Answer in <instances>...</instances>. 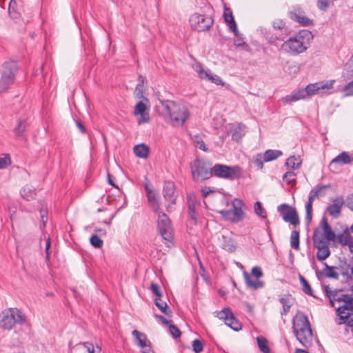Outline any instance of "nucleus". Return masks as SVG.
Segmentation results:
<instances>
[{
    "label": "nucleus",
    "mask_w": 353,
    "mask_h": 353,
    "mask_svg": "<svg viewBox=\"0 0 353 353\" xmlns=\"http://www.w3.org/2000/svg\"><path fill=\"white\" fill-rule=\"evenodd\" d=\"M211 177L234 181L242 177L243 169L239 165L230 166L216 163L211 167Z\"/></svg>",
    "instance_id": "39448f33"
},
{
    "label": "nucleus",
    "mask_w": 353,
    "mask_h": 353,
    "mask_svg": "<svg viewBox=\"0 0 353 353\" xmlns=\"http://www.w3.org/2000/svg\"><path fill=\"white\" fill-rule=\"evenodd\" d=\"M146 105L142 102H138L134 108V114L135 115H140L141 117V119L139 120V124H141L143 122H148L150 120L148 113L146 111Z\"/></svg>",
    "instance_id": "393cba45"
},
{
    "label": "nucleus",
    "mask_w": 353,
    "mask_h": 353,
    "mask_svg": "<svg viewBox=\"0 0 353 353\" xmlns=\"http://www.w3.org/2000/svg\"><path fill=\"white\" fill-rule=\"evenodd\" d=\"M341 303L343 304L336 307L337 314H345V310L353 311V297L352 296L345 294H341Z\"/></svg>",
    "instance_id": "412c9836"
},
{
    "label": "nucleus",
    "mask_w": 353,
    "mask_h": 353,
    "mask_svg": "<svg viewBox=\"0 0 353 353\" xmlns=\"http://www.w3.org/2000/svg\"><path fill=\"white\" fill-rule=\"evenodd\" d=\"M26 316L18 308H8L0 313V327L10 330L17 324L21 325L26 323Z\"/></svg>",
    "instance_id": "20e7f679"
},
{
    "label": "nucleus",
    "mask_w": 353,
    "mask_h": 353,
    "mask_svg": "<svg viewBox=\"0 0 353 353\" xmlns=\"http://www.w3.org/2000/svg\"><path fill=\"white\" fill-rule=\"evenodd\" d=\"M17 1L15 0H10L8 6V14L13 19H18L21 14L17 9Z\"/></svg>",
    "instance_id": "a19ab883"
},
{
    "label": "nucleus",
    "mask_w": 353,
    "mask_h": 353,
    "mask_svg": "<svg viewBox=\"0 0 353 353\" xmlns=\"http://www.w3.org/2000/svg\"><path fill=\"white\" fill-rule=\"evenodd\" d=\"M254 212L261 218L265 219L267 217V212L262 206V204L260 201H256L254 203Z\"/></svg>",
    "instance_id": "a18cd8bd"
},
{
    "label": "nucleus",
    "mask_w": 353,
    "mask_h": 353,
    "mask_svg": "<svg viewBox=\"0 0 353 353\" xmlns=\"http://www.w3.org/2000/svg\"><path fill=\"white\" fill-rule=\"evenodd\" d=\"M19 70L16 61L9 60L2 65V72L0 77V92L6 91L13 84Z\"/></svg>",
    "instance_id": "423d86ee"
},
{
    "label": "nucleus",
    "mask_w": 353,
    "mask_h": 353,
    "mask_svg": "<svg viewBox=\"0 0 353 353\" xmlns=\"http://www.w3.org/2000/svg\"><path fill=\"white\" fill-rule=\"evenodd\" d=\"M21 196L26 201H32L36 198V190L29 185L22 188L20 191Z\"/></svg>",
    "instance_id": "2f4dec72"
},
{
    "label": "nucleus",
    "mask_w": 353,
    "mask_h": 353,
    "mask_svg": "<svg viewBox=\"0 0 353 353\" xmlns=\"http://www.w3.org/2000/svg\"><path fill=\"white\" fill-rule=\"evenodd\" d=\"M337 269L340 270L341 274L343 276L345 281L347 283L350 282L352 265L347 262L345 258H339Z\"/></svg>",
    "instance_id": "5701e85b"
},
{
    "label": "nucleus",
    "mask_w": 353,
    "mask_h": 353,
    "mask_svg": "<svg viewBox=\"0 0 353 353\" xmlns=\"http://www.w3.org/2000/svg\"><path fill=\"white\" fill-rule=\"evenodd\" d=\"M134 153L139 158L145 159L149 155L150 148L145 143L136 145L134 147Z\"/></svg>",
    "instance_id": "c9c22d12"
},
{
    "label": "nucleus",
    "mask_w": 353,
    "mask_h": 353,
    "mask_svg": "<svg viewBox=\"0 0 353 353\" xmlns=\"http://www.w3.org/2000/svg\"><path fill=\"white\" fill-rule=\"evenodd\" d=\"M324 269L322 271H319L316 270V274L318 276L319 274H323L325 277L329 279H333L338 280L339 279V273L335 271V269H337V267L330 266L327 263H323Z\"/></svg>",
    "instance_id": "b1692460"
},
{
    "label": "nucleus",
    "mask_w": 353,
    "mask_h": 353,
    "mask_svg": "<svg viewBox=\"0 0 353 353\" xmlns=\"http://www.w3.org/2000/svg\"><path fill=\"white\" fill-rule=\"evenodd\" d=\"M277 211L285 222L294 226L300 224L298 213L294 208L288 203H282L277 207Z\"/></svg>",
    "instance_id": "ddd939ff"
},
{
    "label": "nucleus",
    "mask_w": 353,
    "mask_h": 353,
    "mask_svg": "<svg viewBox=\"0 0 353 353\" xmlns=\"http://www.w3.org/2000/svg\"><path fill=\"white\" fill-rule=\"evenodd\" d=\"M218 212L221 215L223 219L233 223V214L231 210H221Z\"/></svg>",
    "instance_id": "4d7b16f0"
},
{
    "label": "nucleus",
    "mask_w": 353,
    "mask_h": 353,
    "mask_svg": "<svg viewBox=\"0 0 353 353\" xmlns=\"http://www.w3.org/2000/svg\"><path fill=\"white\" fill-rule=\"evenodd\" d=\"M243 276L247 287L250 288L253 290H258L262 288L264 286V282L261 281H252L250 275L246 271L243 272Z\"/></svg>",
    "instance_id": "7c9ffc66"
},
{
    "label": "nucleus",
    "mask_w": 353,
    "mask_h": 353,
    "mask_svg": "<svg viewBox=\"0 0 353 353\" xmlns=\"http://www.w3.org/2000/svg\"><path fill=\"white\" fill-rule=\"evenodd\" d=\"M169 332L172 336L173 338L176 339L180 337L181 335V332L180 330L172 323H171L169 325Z\"/></svg>",
    "instance_id": "6e6d98bb"
},
{
    "label": "nucleus",
    "mask_w": 353,
    "mask_h": 353,
    "mask_svg": "<svg viewBox=\"0 0 353 353\" xmlns=\"http://www.w3.org/2000/svg\"><path fill=\"white\" fill-rule=\"evenodd\" d=\"M293 299L292 296L289 293L285 294L282 297L279 298V301L282 305V310L280 312L282 316L286 315L290 312L292 305V301Z\"/></svg>",
    "instance_id": "bb28decb"
},
{
    "label": "nucleus",
    "mask_w": 353,
    "mask_h": 353,
    "mask_svg": "<svg viewBox=\"0 0 353 353\" xmlns=\"http://www.w3.org/2000/svg\"><path fill=\"white\" fill-rule=\"evenodd\" d=\"M208 80L217 85H224V82L222 81V79L220 78V77H219L218 75L213 74L212 72H210V74L208 78Z\"/></svg>",
    "instance_id": "13d9d810"
},
{
    "label": "nucleus",
    "mask_w": 353,
    "mask_h": 353,
    "mask_svg": "<svg viewBox=\"0 0 353 353\" xmlns=\"http://www.w3.org/2000/svg\"><path fill=\"white\" fill-rule=\"evenodd\" d=\"M257 344L261 352L263 353H270V348L268 345V341L263 336H258L256 338Z\"/></svg>",
    "instance_id": "37998d69"
},
{
    "label": "nucleus",
    "mask_w": 353,
    "mask_h": 353,
    "mask_svg": "<svg viewBox=\"0 0 353 353\" xmlns=\"http://www.w3.org/2000/svg\"><path fill=\"white\" fill-rule=\"evenodd\" d=\"M344 204V199L342 195L337 196L335 199H332V203L329 204L325 210L326 212L332 218H338L341 214L342 207Z\"/></svg>",
    "instance_id": "f3484780"
},
{
    "label": "nucleus",
    "mask_w": 353,
    "mask_h": 353,
    "mask_svg": "<svg viewBox=\"0 0 353 353\" xmlns=\"http://www.w3.org/2000/svg\"><path fill=\"white\" fill-rule=\"evenodd\" d=\"M272 27L275 30H279L283 31L288 30V28H286L285 22L281 19L273 21Z\"/></svg>",
    "instance_id": "052dcab7"
},
{
    "label": "nucleus",
    "mask_w": 353,
    "mask_h": 353,
    "mask_svg": "<svg viewBox=\"0 0 353 353\" xmlns=\"http://www.w3.org/2000/svg\"><path fill=\"white\" fill-rule=\"evenodd\" d=\"M232 212L233 214V223H239L242 221L245 217V214L243 211V207L245 206V203L241 199H234L232 202Z\"/></svg>",
    "instance_id": "dca6fc26"
},
{
    "label": "nucleus",
    "mask_w": 353,
    "mask_h": 353,
    "mask_svg": "<svg viewBox=\"0 0 353 353\" xmlns=\"http://www.w3.org/2000/svg\"><path fill=\"white\" fill-rule=\"evenodd\" d=\"M11 159L8 154L0 155V169H4L11 164Z\"/></svg>",
    "instance_id": "8fccbe9b"
},
{
    "label": "nucleus",
    "mask_w": 353,
    "mask_h": 353,
    "mask_svg": "<svg viewBox=\"0 0 353 353\" xmlns=\"http://www.w3.org/2000/svg\"><path fill=\"white\" fill-rule=\"evenodd\" d=\"M327 185H317L310 192L307 202L305 203V221L310 224L312 219V203L314 200L319 196H323L325 193L323 190L328 188Z\"/></svg>",
    "instance_id": "9d476101"
},
{
    "label": "nucleus",
    "mask_w": 353,
    "mask_h": 353,
    "mask_svg": "<svg viewBox=\"0 0 353 353\" xmlns=\"http://www.w3.org/2000/svg\"><path fill=\"white\" fill-rule=\"evenodd\" d=\"M200 205V201L197 200L194 193L187 195V208L188 216L194 225L198 223L197 208Z\"/></svg>",
    "instance_id": "4468645a"
},
{
    "label": "nucleus",
    "mask_w": 353,
    "mask_h": 353,
    "mask_svg": "<svg viewBox=\"0 0 353 353\" xmlns=\"http://www.w3.org/2000/svg\"><path fill=\"white\" fill-rule=\"evenodd\" d=\"M189 21L191 28L198 32L208 30L214 23L212 17L198 13L191 15Z\"/></svg>",
    "instance_id": "9b49d317"
},
{
    "label": "nucleus",
    "mask_w": 353,
    "mask_h": 353,
    "mask_svg": "<svg viewBox=\"0 0 353 353\" xmlns=\"http://www.w3.org/2000/svg\"><path fill=\"white\" fill-rule=\"evenodd\" d=\"M161 103L173 125H183L190 116L188 108L182 103L169 100L161 101Z\"/></svg>",
    "instance_id": "7ed1b4c3"
},
{
    "label": "nucleus",
    "mask_w": 353,
    "mask_h": 353,
    "mask_svg": "<svg viewBox=\"0 0 353 353\" xmlns=\"http://www.w3.org/2000/svg\"><path fill=\"white\" fill-rule=\"evenodd\" d=\"M292 330L297 340L305 347L312 343V330L307 316L299 311L292 320Z\"/></svg>",
    "instance_id": "f03ea898"
},
{
    "label": "nucleus",
    "mask_w": 353,
    "mask_h": 353,
    "mask_svg": "<svg viewBox=\"0 0 353 353\" xmlns=\"http://www.w3.org/2000/svg\"><path fill=\"white\" fill-rule=\"evenodd\" d=\"M336 237L339 243L342 245H348L352 240V236L347 229L344 231V234H340Z\"/></svg>",
    "instance_id": "c03bdc74"
},
{
    "label": "nucleus",
    "mask_w": 353,
    "mask_h": 353,
    "mask_svg": "<svg viewBox=\"0 0 353 353\" xmlns=\"http://www.w3.org/2000/svg\"><path fill=\"white\" fill-rule=\"evenodd\" d=\"M216 316L223 320L225 324L234 331H239L242 329V324L236 319L234 314L229 307H224L222 310L216 312Z\"/></svg>",
    "instance_id": "f8f14e48"
},
{
    "label": "nucleus",
    "mask_w": 353,
    "mask_h": 353,
    "mask_svg": "<svg viewBox=\"0 0 353 353\" xmlns=\"http://www.w3.org/2000/svg\"><path fill=\"white\" fill-rule=\"evenodd\" d=\"M303 12L300 8L294 9V11L289 12L288 14L290 18L294 21L299 22L301 25L303 26H312L313 21L312 19H310L304 15H301L300 13Z\"/></svg>",
    "instance_id": "4be33fe9"
},
{
    "label": "nucleus",
    "mask_w": 353,
    "mask_h": 353,
    "mask_svg": "<svg viewBox=\"0 0 353 353\" xmlns=\"http://www.w3.org/2000/svg\"><path fill=\"white\" fill-rule=\"evenodd\" d=\"M28 120L24 118H19L17 121L16 126L13 128V132L16 137H23L24 133L28 127Z\"/></svg>",
    "instance_id": "a878e982"
},
{
    "label": "nucleus",
    "mask_w": 353,
    "mask_h": 353,
    "mask_svg": "<svg viewBox=\"0 0 353 353\" xmlns=\"http://www.w3.org/2000/svg\"><path fill=\"white\" fill-rule=\"evenodd\" d=\"M323 235H324L323 239L325 241H327L328 243H330V241H335V239H336V234L332 231V230L331 228V226L327 228H325V229L323 230Z\"/></svg>",
    "instance_id": "49530a36"
},
{
    "label": "nucleus",
    "mask_w": 353,
    "mask_h": 353,
    "mask_svg": "<svg viewBox=\"0 0 353 353\" xmlns=\"http://www.w3.org/2000/svg\"><path fill=\"white\" fill-rule=\"evenodd\" d=\"M299 238H300V234H299V230H293L291 232L290 246L296 250H300Z\"/></svg>",
    "instance_id": "ea45409f"
},
{
    "label": "nucleus",
    "mask_w": 353,
    "mask_h": 353,
    "mask_svg": "<svg viewBox=\"0 0 353 353\" xmlns=\"http://www.w3.org/2000/svg\"><path fill=\"white\" fill-rule=\"evenodd\" d=\"M353 161V157H350L347 152H342L330 163V165L334 163H340L341 165H346Z\"/></svg>",
    "instance_id": "473e14b6"
},
{
    "label": "nucleus",
    "mask_w": 353,
    "mask_h": 353,
    "mask_svg": "<svg viewBox=\"0 0 353 353\" xmlns=\"http://www.w3.org/2000/svg\"><path fill=\"white\" fill-rule=\"evenodd\" d=\"M154 304L164 314L169 317L172 316V311L165 302L162 301L161 299H155Z\"/></svg>",
    "instance_id": "e433bc0d"
},
{
    "label": "nucleus",
    "mask_w": 353,
    "mask_h": 353,
    "mask_svg": "<svg viewBox=\"0 0 353 353\" xmlns=\"http://www.w3.org/2000/svg\"><path fill=\"white\" fill-rule=\"evenodd\" d=\"M296 174L292 171L286 172L283 176V179L286 182L288 185H290L296 181Z\"/></svg>",
    "instance_id": "5fc2aeb1"
},
{
    "label": "nucleus",
    "mask_w": 353,
    "mask_h": 353,
    "mask_svg": "<svg viewBox=\"0 0 353 353\" xmlns=\"http://www.w3.org/2000/svg\"><path fill=\"white\" fill-rule=\"evenodd\" d=\"M196 146L204 152L209 151V148L207 147L205 142L201 139L196 141Z\"/></svg>",
    "instance_id": "774afa93"
},
{
    "label": "nucleus",
    "mask_w": 353,
    "mask_h": 353,
    "mask_svg": "<svg viewBox=\"0 0 353 353\" xmlns=\"http://www.w3.org/2000/svg\"><path fill=\"white\" fill-rule=\"evenodd\" d=\"M297 101H299V97H296L294 92H292L290 94L286 95L285 97L282 98V101L285 103H291Z\"/></svg>",
    "instance_id": "0e129e2a"
},
{
    "label": "nucleus",
    "mask_w": 353,
    "mask_h": 353,
    "mask_svg": "<svg viewBox=\"0 0 353 353\" xmlns=\"http://www.w3.org/2000/svg\"><path fill=\"white\" fill-rule=\"evenodd\" d=\"M324 292L329 299L330 303L332 307H335V302L341 303V295H339V291L331 290L329 285L324 286Z\"/></svg>",
    "instance_id": "cd10ccee"
},
{
    "label": "nucleus",
    "mask_w": 353,
    "mask_h": 353,
    "mask_svg": "<svg viewBox=\"0 0 353 353\" xmlns=\"http://www.w3.org/2000/svg\"><path fill=\"white\" fill-rule=\"evenodd\" d=\"M301 165V160L299 157L290 156L285 161V166L292 170L299 168Z\"/></svg>",
    "instance_id": "4c0bfd02"
},
{
    "label": "nucleus",
    "mask_w": 353,
    "mask_h": 353,
    "mask_svg": "<svg viewBox=\"0 0 353 353\" xmlns=\"http://www.w3.org/2000/svg\"><path fill=\"white\" fill-rule=\"evenodd\" d=\"M265 158L263 154H257L254 157L253 160V163L255 165V166L257 167L258 169L262 170L263 168V163L265 162V160H263Z\"/></svg>",
    "instance_id": "864d4df0"
},
{
    "label": "nucleus",
    "mask_w": 353,
    "mask_h": 353,
    "mask_svg": "<svg viewBox=\"0 0 353 353\" xmlns=\"http://www.w3.org/2000/svg\"><path fill=\"white\" fill-rule=\"evenodd\" d=\"M299 279L300 283H301V285L303 286V289H302L303 292L309 296L315 297V296L313 294V290H312L310 283H308V281L301 274H299Z\"/></svg>",
    "instance_id": "79ce46f5"
},
{
    "label": "nucleus",
    "mask_w": 353,
    "mask_h": 353,
    "mask_svg": "<svg viewBox=\"0 0 353 353\" xmlns=\"http://www.w3.org/2000/svg\"><path fill=\"white\" fill-rule=\"evenodd\" d=\"M210 163L203 159L196 158L190 163L192 180L196 183L204 182L211 178Z\"/></svg>",
    "instance_id": "0eeeda50"
},
{
    "label": "nucleus",
    "mask_w": 353,
    "mask_h": 353,
    "mask_svg": "<svg viewBox=\"0 0 353 353\" xmlns=\"http://www.w3.org/2000/svg\"><path fill=\"white\" fill-rule=\"evenodd\" d=\"M132 334L137 341V345L141 348L142 353H154V350L151 346V342L148 339L145 333L134 330L132 331Z\"/></svg>",
    "instance_id": "2eb2a0df"
},
{
    "label": "nucleus",
    "mask_w": 353,
    "mask_h": 353,
    "mask_svg": "<svg viewBox=\"0 0 353 353\" xmlns=\"http://www.w3.org/2000/svg\"><path fill=\"white\" fill-rule=\"evenodd\" d=\"M235 37L234 39V45L236 47L244 46L248 47V46L244 41V39L242 35L238 32L236 34H234Z\"/></svg>",
    "instance_id": "bf43d9fd"
},
{
    "label": "nucleus",
    "mask_w": 353,
    "mask_h": 353,
    "mask_svg": "<svg viewBox=\"0 0 353 353\" xmlns=\"http://www.w3.org/2000/svg\"><path fill=\"white\" fill-rule=\"evenodd\" d=\"M221 248L230 253H232L236 250V243L233 239L223 235Z\"/></svg>",
    "instance_id": "c756f323"
},
{
    "label": "nucleus",
    "mask_w": 353,
    "mask_h": 353,
    "mask_svg": "<svg viewBox=\"0 0 353 353\" xmlns=\"http://www.w3.org/2000/svg\"><path fill=\"white\" fill-rule=\"evenodd\" d=\"M195 70L197 72L199 78L208 79L211 71L210 70H204L201 64H198L195 67Z\"/></svg>",
    "instance_id": "de8ad7c7"
},
{
    "label": "nucleus",
    "mask_w": 353,
    "mask_h": 353,
    "mask_svg": "<svg viewBox=\"0 0 353 353\" xmlns=\"http://www.w3.org/2000/svg\"><path fill=\"white\" fill-rule=\"evenodd\" d=\"M290 34V31L288 30H285L281 31V33L277 32H267L265 34V39L268 43L270 45H273L275 46H278L279 43L284 41H286L288 38V36Z\"/></svg>",
    "instance_id": "6ab92c4d"
},
{
    "label": "nucleus",
    "mask_w": 353,
    "mask_h": 353,
    "mask_svg": "<svg viewBox=\"0 0 353 353\" xmlns=\"http://www.w3.org/2000/svg\"><path fill=\"white\" fill-rule=\"evenodd\" d=\"M176 186L172 181H165L163 187V195L164 199L170 204H176V196L175 195Z\"/></svg>",
    "instance_id": "a211bd4d"
},
{
    "label": "nucleus",
    "mask_w": 353,
    "mask_h": 353,
    "mask_svg": "<svg viewBox=\"0 0 353 353\" xmlns=\"http://www.w3.org/2000/svg\"><path fill=\"white\" fill-rule=\"evenodd\" d=\"M147 199L150 205L153 208L154 212L155 213L160 212L161 203L159 194L156 192H153L152 193L147 195Z\"/></svg>",
    "instance_id": "c85d7f7f"
},
{
    "label": "nucleus",
    "mask_w": 353,
    "mask_h": 353,
    "mask_svg": "<svg viewBox=\"0 0 353 353\" xmlns=\"http://www.w3.org/2000/svg\"><path fill=\"white\" fill-rule=\"evenodd\" d=\"M145 80V78L142 74L139 75V77H138L139 82L136 86V91L137 92V95H139V98L143 97L142 87L143 86Z\"/></svg>",
    "instance_id": "09e8293b"
},
{
    "label": "nucleus",
    "mask_w": 353,
    "mask_h": 353,
    "mask_svg": "<svg viewBox=\"0 0 353 353\" xmlns=\"http://www.w3.org/2000/svg\"><path fill=\"white\" fill-rule=\"evenodd\" d=\"M192 350L195 353H201L203 350L204 343L202 341L199 339H194L192 341Z\"/></svg>",
    "instance_id": "603ef678"
},
{
    "label": "nucleus",
    "mask_w": 353,
    "mask_h": 353,
    "mask_svg": "<svg viewBox=\"0 0 353 353\" xmlns=\"http://www.w3.org/2000/svg\"><path fill=\"white\" fill-rule=\"evenodd\" d=\"M223 17L226 23L233 21L234 20L232 10L229 8H225L224 9Z\"/></svg>",
    "instance_id": "e2e57ef3"
},
{
    "label": "nucleus",
    "mask_w": 353,
    "mask_h": 353,
    "mask_svg": "<svg viewBox=\"0 0 353 353\" xmlns=\"http://www.w3.org/2000/svg\"><path fill=\"white\" fill-rule=\"evenodd\" d=\"M252 275L255 277L256 279H259L263 276V272L261 268L259 266H255L252 268L251 271Z\"/></svg>",
    "instance_id": "338daca9"
},
{
    "label": "nucleus",
    "mask_w": 353,
    "mask_h": 353,
    "mask_svg": "<svg viewBox=\"0 0 353 353\" xmlns=\"http://www.w3.org/2000/svg\"><path fill=\"white\" fill-rule=\"evenodd\" d=\"M245 125L239 124L237 126L232 128L230 131L232 139L234 141L239 142L245 134L244 130Z\"/></svg>",
    "instance_id": "72a5a7b5"
},
{
    "label": "nucleus",
    "mask_w": 353,
    "mask_h": 353,
    "mask_svg": "<svg viewBox=\"0 0 353 353\" xmlns=\"http://www.w3.org/2000/svg\"><path fill=\"white\" fill-rule=\"evenodd\" d=\"M75 353H94V345L92 343H80L74 347Z\"/></svg>",
    "instance_id": "f704fd0d"
},
{
    "label": "nucleus",
    "mask_w": 353,
    "mask_h": 353,
    "mask_svg": "<svg viewBox=\"0 0 353 353\" xmlns=\"http://www.w3.org/2000/svg\"><path fill=\"white\" fill-rule=\"evenodd\" d=\"M333 81L326 83L318 82L307 85L305 88L307 92V97L319 93L321 90H330L332 88Z\"/></svg>",
    "instance_id": "aec40b11"
},
{
    "label": "nucleus",
    "mask_w": 353,
    "mask_h": 353,
    "mask_svg": "<svg viewBox=\"0 0 353 353\" xmlns=\"http://www.w3.org/2000/svg\"><path fill=\"white\" fill-rule=\"evenodd\" d=\"M319 228H316L314 230L312 235L313 245L316 248V258L319 261H323L330 256L329 243L325 241L322 236H319Z\"/></svg>",
    "instance_id": "1a4fd4ad"
},
{
    "label": "nucleus",
    "mask_w": 353,
    "mask_h": 353,
    "mask_svg": "<svg viewBox=\"0 0 353 353\" xmlns=\"http://www.w3.org/2000/svg\"><path fill=\"white\" fill-rule=\"evenodd\" d=\"M330 6L328 0H318L317 7L321 10H326Z\"/></svg>",
    "instance_id": "69168bd1"
},
{
    "label": "nucleus",
    "mask_w": 353,
    "mask_h": 353,
    "mask_svg": "<svg viewBox=\"0 0 353 353\" xmlns=\"http://www.w3.org/2000/svg\"><path fill=\"white\" fill-rule=\"evenodd\" d=\"M283 152L279 150H268L263 153L265 162L272 161L282 156Z\"/></svg>",
    "instance_id": "58836bf2"
},
{
    "label": "nucleus",
    "mask_w": 353,
    "mask_h": 353,
    "mask_svg": "<svg viewBox=\"0 0 353 353\" xmlns=\"http://www.w3.org/2000/svg\"><path fill=\"white\" fill-rule=\"evenodd\" d=\"M157 219V232L164 241V243L170 247L174 245V234L172 222L168 216L163 212H159Z\"/></svg>",
    "instance_id": "6e6552de"
},
{
    "label": "nucleus",
    "mask_w": 353,
    "mask_h": 353,
    "mask_svg": "<svg viewBox=\"0 0 353 353\" xmlns=\"http://www.w3.org/2000/svg\"><path fill=\"white\" fill-rule=\"evenodd\" d=\"M312 37L310 31L303 30L295 33L293 36L289 37L281 44V48L285 52L292 56H296L307 50L309 41Z\"/></svg>",
    "instance_id": "f257e3e1"
},
{
    "label": "nucleus",
    "mask_w": 353,
    "mask_h": 353,
    "mask_svg": "<svg viewBox=\"0 0 353 353\" xmlns=\"http://www.w3.org/2000/svg\"><path fill=\"white\" fill-rule=\"evenodd\" d=\"M90 244L95 248H101L103 246V241L97 234H92L90 238Z\"/></svg>",
    "instance_id": "3c124183"
},
{
    "label": "nucleus",
    "mask_w": 353,
    "mask_h": 353,
    "mask_svg": "<svg viewBox=\"0 0 353 353\" xmlns=\"http://www.w3.org/2000/svg\"><path fill=\"white\" fill-rule=\"evenodd\" d=\"M150 290L157 296V299H161L163 294L159 285L157 283H152L150 285Z\"/></svg>",
    "instance_id": "680f3d73"
}]
</instances>
